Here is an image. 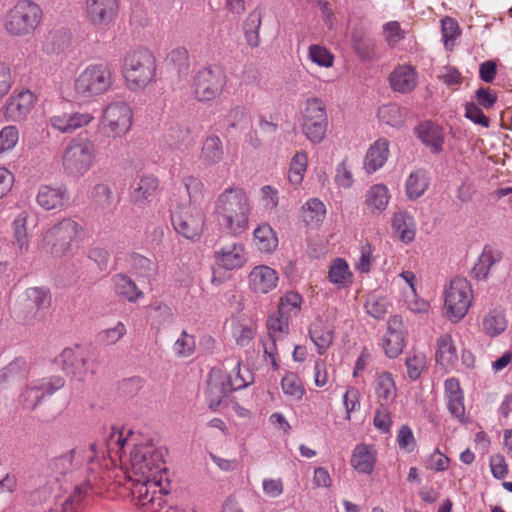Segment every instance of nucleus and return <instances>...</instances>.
Returning a JSON list of instances; mask_svg holds the SVG:
<instances>
[{
  "label": "nucleus",
  "instance_id": "f257e3e1",
  "mask_svg": "<svg viewBox=\"0 0 512 512\" xmlns=\"http://www.w3.org/2000/svg\"><path fill=\"white\" fill-rule=\"evenodd\" d=\"M110 428L123 432L127 437L119 458H116L115 465L110 468L111 480L117 476L118 464L120 471L131 483L166 475L163 453L159 448L151 442L132 444L131 430L115 426Z\"/></svg>",
  "mask_w": 512,
  "mask_h": 512
},
{
  "label": "nucleus",
  "instance_id": "f03ea898",
  "mask_svg": "<svg viewBox=\"0 0 512 512\" xmlns=\"http://www.w3.org/2000/svg\"><path fill=\"white\" fill-rule=\"evenodd\" d=\"M250 214V201L242 188H226L215 202L217 223L228 234L237 236L244 233L248 229Z\"/></svg>",
  "mask_w": 512,
  "mask_h": 512
},
{
  "label": "nucleus",
  "instance_id": "7ed1b4c3",
  "mask_svg": "<svg viewBox=\"0 0 512 512\" xmlns=\"http://www.w3.org/2000/svg\"><path fill=\"white\" fill-rule=\"evenodd\" d=\"M253 381V373L249 368L242 366L239 361L228 374L219 368L211 369L206 391L209 408L216 410L229 393L244 389Z\"/></svg>",
  "mask_w": 512,
  "mask_h": 512
},
{
  "label": "nucleus",
  "instance_id": "20e7f679",
  "mask_svg": "<svg viewBox=\"0 0 512 512\" xmlns=\"http://www.w3.org/2000/svg\"><path fill=\"white\" fill-rule=\"evenodd\" d=\"M156 70V58L147 48L139 47L130 50L123 58L121 72L131 91L145 89L154 80Z\"/></svg>",
  "mask_w": 512,
  "mask_h": 512
},
{
  "label": "nucleus",
  "instance_id": "39448f33",
  "mask_svg": "<svg viewBox=\"0 0 512 512\" xmlns=\"http://www.w3.org/2000/svg\"><path fill=\"white\" fill-rule=\"evenodd\" d=\"M113 84L114 72L110 63H91L76 77L74 92L80 99L95 100L110 91Z\"/></svg>",
  "mask_w": 512,
  "mask_h": 512
},
{
  "label": "nucleus",
  "instance_id": "423d86ee",
  "mask_svg": "<svg viewBox=\"0 0 512 512\" xmlns=\"http://www.w3.org/2000/svg\"><path fill=\"white\" fill-rule=\"evenodd\" d=\"M167 486L165 475L131 483L135 505L141 512H186L182 508L167 505Z\"/></svg>",
  "mask_w": 512,
  "mask_h": 512
},
{
  "label": "nucleus",
  "instance_id": "0eeeda50",
  "mask_svg": "<svg viewBox=\"0 0 512 512\" xmlns=\"http://www.w3.org/2000/svg\"><path fill=\"white\" fill-rule=\"evenodd\" d=\"M85 236L86 231L82 225L65 218L46 231L43 248L54 258H60L71 254L74 244L83 241Z\"/></svg>",
  "mask_w": 512,
  "mask_h": 512
},
{
  "label": "nucleus",
  "instance_id": "6e6552de",
  "mask_svg": "<svg viewBox=\"0 0 512 512\" xmlns=\"http://www.w3.org/2000/svg\"><path fill=\"white\" fill-rule=\"evenodd\" d=\"M41 7L31 0L17 1L3 16V28L13 37H24L35 32L42 21Z\"/></svg>",
  "mask_w": 512,
  "mask_h": 512
},
{
  "label": "nucleus",
  "instance_id": "1a4fd4ad",
  "mask_svg": "<svg viewBox=\"0 0 512 512\" xmlns=\"http://www.w3.org/2000/svg\"><path fill=\"white\" fill-rule=\"evenodd\" d=\"M96 155V146L92 140L80 137L71 139L61 156L63 172L70 177L84 176L92 168Z\"/></svg>",
  "mask_w": 512,
  "mask_h": 512
},
{
  "label": "nucleus",
  "instance_id": "9d476101",
  "mask_svg": "<svg viewBox=\"0 0 512 512\" xmlns=\"http://www.w3.org/2000/svg\"><path fill=\"white\" fill-rule=\"evenodd\" d=\"M133 118V109L127 102L113 101L102 110L99 129L107 138L121 140L130 132Z\"/></svg>",
  "mask_w": 512,
  "mask_h": 512
},
{
  "label": "nucleus",
  "instance_id": "9b49d317",
  "mask_svg": "<svg viewBox=\"0 0 512 512\" xmlns=\"http://www.w3.org/2000/svg\"><path fill=\"white\" fill-rule=\"evenodd\" d=\"M472 301L470 282L464 277H454L444 290L443 314L449 321L457 323L467 315Z\"/></svg>",
  "mask_w": 512,
  "mask_h": 512
},
{
  "label": "nucleus",
  "instance_id": "f8f14e48",
  "mask_svg": "<svg viewBox=\"0 0 512 512\" xmlns=\"http://www.w3.org/2000/svg\"><path fill=\"white\" fill-rule=\"evenodd\" d=\"M174 230L184 238L198 241L205 226V213L202 206L182 204L171 212Z\"/></svg>",
  "mask_w": 512,
  "mask_h": 512
},
{
  "label": "nucleus",
  "instance_id": "ddd939ff",
  "mask_svg": "<svg viewBox=\"0 0 512 512\" xmlns=\"http://www.w3.org/2000/svg\"><path fill=\"white\" fill-rule=\"evenodd\" d=\"M327 124L328 119L324 103L318 98L308 99L303 111V134L313 144H319L325 137Z\"/></svg>",
  "mask_w": 512,
  "mask_h": 512
},
{
  "label": "nucleus",
  "instance_id": "4468645a",
  "mask_svg": "<svg viewBox=\"0 0 512 512\" xmlns=\"http://www.w3.org/2000/svg\"><path fill=\"white\" fill-rule=\"evenodd\" d=\"M227 77L220 68L205 67L194 77V96L200 102H208L222 94Z\"/></svg>",
  "mask_w": 512,
  "mask_h": 512
},
{
  "label": "nucleus",
  "instance_id": "2eb2a0df",
  "mask_svg": "<svg viewBox=\"0 0 512 512\" xmlns=\"http://www.w3.org/2000/svg\"><path fill=\"white\" fill-rule=\"evenodd\" d=\"M64 385L65 380L60 376L35 380L22 390L19 402L24 409L34 410L42 399L51 396Z\"/></svg>",
  "mask_w": 512,
  "mask_h": 512
},
{
  "label": "nucleus",
  "instance_id": "dca6fc26",
  "mask_svg": "<svg viewBox=\"0 0 512 512\" xmlns=\"http://www.w3.org/2000/svg\"><path fill=\"white\" fill-rule=\"evenodd\" d=\"M120 0H85L84 15L95 29H105L116 21Z\"/></svg>",
  "mask_w": 512,
  "mask_h": 512
},
{
  "label": "nucleus",
  "instance_id": "f3484780",
  "mask_svg": "<svg viewBox=\"0 0 512 512\" xmlns=\"http://www.w3.org/2000/svg\"><path fill=\"white\" fill-rule=\"evenodd\" d=\"M37 97L30 90L15 91L7 100L4 115L8 121H21L31 112Z\"/></svg>",
  "mask_w": 512,
  "mask_h": 512
},
{
  "label": "nucleus",
  "instance_id": "a211bd4d",
  "mask_svg": "<svg viewBox=\"0 0 512 512\" xmlns=\"http://www.w3.org/2000/svg\"><path fill=\"white\" fill-rule=\"evenodd\" d=\"M279 281L278 272L267 266H255L248 275V285L256 294H267L277 287Z\"/></svg>",
  "mask_w": 512,
  "mask_h": 512
},
{
  "label": "nucleus",
  "instance_id": "6ab92c4d",
  "mask_svg": "<svg viewBox=\"0 0 512 512\" xmlns=\"http://www.w3.org/2000/svg\"><path fill=\"white\" fill-rule=\"evenodd\" d=\"M214 260L223 269H239L247 262V253L242 243L234 242L216 250Z\"/></svg>",
  "mask_w": 512,
  "mask_h": 512
},
{
  "label": "nucleus",
  "instance_id": "aec40b11",
  "mask_svg": "<svg viewBox=\"0 0 512 512\" xmlns=\"http://www.w3.org/2000/svg\"><path fill=\"white\" fill-rule=\"evenodd\" d=\"M309 336L316 346L318 354L323 355L333 344L335 327L329 320L318 317L310 325Z\"/></svg>",
  "mask_w": 512,
  "mask_h": 512
},
{
  "label": "nucleus",
  "instance_id": "412c9836",
  "mask_svg": "<svg viewBox=\"0 0 512 512\" xmlns=\"http://www.w3.org/2000/svg\"><path fill=\"white\" fill-rule=\"evenodd\" d=\"M94 116L88 112H73L53 115L49 119L52 128L61 133H72L75 130L89 125Z\"/></svg>",
  "mask_w": 512,
  "mask_h": 512
},
{
  "label": "nucleus",
  "instance_id": "4be33fe9",
  "mask_svg": "<svg viewBox=\"0 0 512 512\" xmlns=\"http://www.w3.org/2000/svg\"><path fill=\"white\" fill-rule=\"evenodd\" d=\"M418 83V74L414 67L408 64L397 66L389 75L391 89L397 93H410Z\"/></svg>",
  "mask_w": 512,
  "mask_h": 512
},
{
  "label": "nucleus",
  "instance_id": "5701e85b",
  "mask_svg": "<svg viewBox=\"0 0 512 512\" xmlns=\"http://www.w3.org/2000/svg\"><path fill=\"white\" fill-rule=\"evenodd\" d=\"M446 406L450 414L457 420H465L464 395L458 379L451 377L444 382Z\"/></svg>",
  "mask_w": 512,
  "mask_h": 512
},
{
  "label": "nucleus",
  "instance_id": "b1692460",
  "mask_svg": "<svg viewBox=\"0 0 512 512\" xmlns=\"http://www.w3.org/2000/svg\"><path fill=\"white\" fill-rule=\"evenodd\" d=\"M373 391L377 405H392L398 392L393 375L387 371L376 373Z\"/></svg>",
  "mask_w": 512,
  "mask_h": 512
},
{
  "label": "nucleus",
  "instance_id": "393cba45",
  "mask_svg": "<svg viewBox=\"0 0 512 512\" xmlns=\"http://www.w3.org/2000/svg\"><path fill=\"white\" fill-rule=\"evenodd\" d=\"M51 305L50 290L46 287H30L24 293L23 306L28 315L35 317Z\"/></svg>",
  "mask_w": 512,
  "mask_h": 512
},
{
  "label": "nucleus",
  "instance_id": "a878e982",
  "mask_svg": "<svg viewBox=\"0 0 512 512\" xmlns=\"http://www.w3.org/2000/svg\"><path fill=\"white\" fill-rule=\"evenodd\" d=\"M389 153V141L385 138L377 139L370 145L364 156V170L368 174H372L381 169L387 162Z\"/></svg>",
  "mask_w": 512,
  "mask_h": 512
},
{
  "label": "nucleus",
  "instance_id": "bb28decb",
  "mask_svg": "<svg viewBox=\"0 0 512 512\" xmlns=\"http://www.w3.org/2000/svg\"><path fill=\"white\" fill-rule=\"evenodd\" d=\"M391 194L385 184L377 183L369 187L364 196V205L372 215L382 214L388 207Z\"/></svg>",
  "mask_w": 512,
  "mask_h": 512
},
{
  "label": "nucleus",
  "instance_id": "cd10ccee",
  "mask_svg": "<svg viewBox=\"0 0 512 512\" xmlns=\"http://www.w3.org/2000/svg\"><path fill=\"white\" fill-rule=\"evenodd\" d=\"M377 452L372 445H356L351 456V466L362 474H371L376 464Z\"/></svg>",
  "mask_w": 512,
  "mask_h": 512
},
{
  "label": "nucleus",
  "instance_id": "c85d7f7f",
  "mask_svg": "<svg viewBox=\"0 0 512 512\" xmlns=\"http://www.w3.org/2000/svg\"><path fill=\"white\" fill-rule=\"evenodd\" d=\"M37 203L45 210L62 208L69 200L65 187L42 185L36 197Z\"/></svg>",
  "mask_w": 512,
  "mask_h": 512
},
{
  "label": "nucleus",
  "instance_id": "c756f323",
  "mask_svg": "<svg viewBox=\"0 0 512 512\" xmlns=\"http://www.w3.org/2000/svg\"><path fill=\"white\" fill-rule=\"evenodd\" d=\"M436 362L445 370H451L457 363L458 354L450 334H442L436 342Z\"/></svg>",
  "mask_w": 512,
  "mask_h": 512
},
{
  "label": "nucleus",
  "instance_id": "7c9ffc66",
  "mask_svg": "<svg viewBox=\"0 0 512 512\" xmlns=\"http://www.w3.org/2000/svg\"><path fill=\"white\" fill-rule=\"evenodd\" d=\"M429 186V172L423 168L413 170L405 181V195L409 200H417L425 194Z\"/></svg>",
  "mask_w": 512,
  "mask_h": 512
},
{
  "label": "nucleus",
  "instance_id": "2f4dec72",
  "mask_svg": "<svg viewBox=\"0 0 512 512\" xmlns=\"http://www.w3.org/2000/svg\"><path fill=\"white\" fill-rule=\"evenodd\" d=\"M508 326L505 311L500 308H492L486 312L481 320L482 331L489 337L502 334Z\"/></svg>",
  "mask_w": 512,
  "mask_h": 512
},
{
  "label": "nucleus",
  "instance_id": "473e14b6",
  "mask_svg": "<svg viewBox=\"0 0 512 512\" xmlns=\"http://www.w3.org/2000/svg\"><path fill=\"white\" fill-rule=\"evenodd\" d=\"M224 146L217 135L207 136L201 147L199 158L205 166H214L222 161Z\"/></svg>",
  "mask_w": 512,
  "mask_h": 512
},
{
  "label": "nucleus",
  "instance_id": "72a5a7b5",
  "mask_svg": "<svg viewBox=\"0 0 512 512\" xmlns=\"http://www.w3.org/2000/svg\"><path fill=\"white\" fill-rule=\"evenodd\" d=\"M418 137L424 145L430 147L432 152L439 153L443 149L444 134L440 126L425 122L417 128Z\"/></svg>",
  "mask_w": 512,
  "mask_h": 512
},
{
  "label": "nucleus",
  "instance_id": "f704fd0d",
  "mask_svg": "<svg viewBox=\"0 0 512 512\" xmlns=\"http://www.w3.org/2000/svg\"><path fill=\"white\" fill-rule=\"evenodd\" d=\"M254 244L261 253L271 254L278 247V237L273 228L262 223L253 232Z\"/></svg>",
  "mask_w": 512,
  "mask_h": 512
},
{
  "label": "nucleus",
  "instance_id": "c9c22d12",
  "mask_svg": "<svg viewBox=\"0 0 512 512\" xmlns=\"http://www.w3.org/2000/svg\"><path fill=\"white\" fill-rule=\"evenodd\" d=\"M501 254L490 245L483 248L477 262L472 268V275L476 280H485L488 277L491 267L500 261Z\"/></svg>",
  "mask_w": 512,
  "mask_h": 512
},
{
  "label": "nucleus",
  "instance_id": "e433bc0d",
  "mask_svg": "<svg viewBox=\"0 0 512 512\" xmlns=\"http://www.w3.org/2000/svg\"><path fill=\"white\" fill-rule=\"evenodd\" d=\"M56 361L67 374H71L79 379L84 377L86 361L73 349H64Z\"/></svg>",
  "mask_w": 512,
  "mask_h": 512
},
{
  "label": "nucleus",
  "instance_id": "4c0bfd02",
  "mask_svg": "<svg viewBox=\"0 0 512 512\" xmlns=\"http://www.w3.org/2000/svg\"><path fill=\"white\" fill-rule=\"evenodd\" d=\"M114 292L121 298L129 302H137L139 298L143 297V292L140 291L135 282L124 274H116L111 279Z\"/></svg>",
  "mask_w": 512,
  "mask_h": 512
},
{
  "label": "nucleus",
  "instance_id": "58836bf2",
  "mask_svg": "<svg viewBox=\"0 0 512 512\" xmlns=\"http://www.w3.org/2000/svg\"><path fill=\"white\" fill-rule=\"evenodd\" d=\"M392 228L404 243H410L413 241L416 232L415 221L408 212L398 211L394 213L392 218Z\"/></svg>",
  "mask_w": 512,
  "mask_h": 512
},
{
  "label": "nucleus",
  "instance_id": "ea45409f",
  "mask_svg": "<svg viewBox=\"0 0 512 512\" xmlns=\"http://www.w3.org/2000/svg\"><path fill=\"white\" fill-rule=\"evenodd\" d=\"M159 186L158 179L153 175L142 176L135 184L132 191V199L136 204L149 202L155 196Z\"/></svg>",
  "mask_w": 512,
  "mask_h": 512
},
{
  "label": "nucleus",
  "instance_id": "a19ab883",
  "mask_svg": "<svg viewBox=\"0 0 512 512\" xmlns=\"http://www.w3.org/2000/svg\"><path fill=\"white\" fill-rule=\"evenodd\" d=\"M427 365L428 360L424 352L411 350L407 353L405 366L407 369V376L411 381L418 380L422 373L427 369Z\"/></svg>",
  "mask_w": 512,
  "mask_h": 512
},
{
  "label": "nucleus",
  "instance_id": "79ce46f5",
  "mask_svg": "<svg viewBox=\"0 0 512 512\" xmlns=\"http://www.w3.org/2000/svg\"><path fill=\"white\" fill-rule=\"evenodd\" d=\"M352 277L349 265L343 258H335L332 260L329 271L328 280L338 287H345Z\"/></svg>",
  "mask_w": 512,
  "mask_h": 512
},
{
  "label": "nucleus",
  "instance_id": "37998d69",
  "mask_svg": "<svg viewBox=\"0 0 512 512\" xmlns=\"http://www.w3.org/2000/svg\"><path fill=\"white\" fill-rule=\"evenodd\" d=\"M405 110L395 103L381 106L378 110L379 120L391 127H401L405 122Z\"/></svg>",
  "mask_w": 512,
  "mask_h": 512
},
{
  "label": "nucleus",
  "instance_id": "c03bdc74",
  "mask_svg": "<svg viewBox=\"0 0 512 512\" xmlns=\"http://www.w3.org/2000/svg\"><path fill=\"white\" fill-rule=\"evenodd\" d=\"M281 388L285 396L294 401H301L306 392L300 377L293 372L282 377Z\"/></svg>",
  "mask_w": 512,
  "mask_h": 512
},
{
  "label": "nucleus",
  "instance_id": "a18cd8bd",
  "mask_svg": "<svg viewBox=\"0 0 512 512\" xmlns=\"http://www.w3.org/2000/svg\"><path fill=\"white\" fill-rule=\"evenodd\" d=\"M308 166V156L304 151L297 152L291 159L288 171L289 182L293 185H300L304 179Z\"/></svg>",
  "mask_w": 512,
  "mask_h": 512
},
{
  "label": "nucleus",
  "instance_id": "49530a36",
  "mask_svg": "<svg viewBox=\"0 0 512 512\" xmlns=\"http://www.w3.org/2000/svg\"><path fill=\"white\" fill-rule=\"evenodd\" d=\"M303 217L308 224H318L324 220L326 206L319 198H310L302 206Z\"/></svg>",
  "mask_w": 512,
  "mask_h": 512
},
{
  "label": "nucleus",
  "instance_id": "de8ad7c7",
  "mask_svg": "<svg viewBox=\"0 0 512 512\" xmlns=\"http://www.w3.org/2000/svg\"><path fill=\"white\" fill-rule=\"evenodd\" d=\"M382 347L387 357L396 358L405 347L404 333H386L382 340Z\"/></svg>",
  "mask_w": 512,
  "mask_h": 512
},
{
  "label": "nucleus",
  "instance_id": "09e8293b",
  "mask_svg": "<svg viewBox=\"0 0 512 512\" xmlns=\"http://www.w3.org/2000/svg\"><path fill=\"white\" fill-rule=\"evenodd\" d=\"M225 123L228 128L242 129L251 124V116L245 107L238 105L228 111Z\"/></svg>",
  "mask_w": 512,
  "mask_h": 512
},
{
  "label": "nucleus",
  "instance_id": "8fccbe9b",
  "mask_svg": "<svg viewBox=\"0 0 512 512\" xmlns=\"http://www.w3.org/2000/svg\"><path fill=\"white\" fill-rule=\"evenodd\" d=\"M302 301V296L299 293L287 292L280 299L278 311L281 312V315H286L289 318L296 316L301 310Z\"/></svg>",
  "mask_w": 512,
  "mask_h": 512
},
{
  "label": "nucleus",
  "instance_id": "3c124183",
  "mask_svg": "<svg viewBox=\"0 0 512 512\" xmlns=\"http://www.w3.org/2000/svg\"><path fill=\"white\" fill-rule=\"evenodd\" d=\"M391 405H377L373 417L374 427L381 433H389L393 424Z\"/></svg>",
  "mask_w": 512,
  "mask_h": 512
},
{
  "label": "nucleus",
  "instance_id": "603ef678",
  "mask_svg": "<svg viewBox=\"0 0 512 512\" xmlns=\"http://www.w3.org/2000/svg\"><path fill=\"white\" fill-rule=\"evenodd\" d=\"M183 183L189 196L187 204L202 206L204 199V184L202 181L197 177L188 176L183 179Z\"/></svg>",
  "mask_w": 512,
  "mask_h": 512
},
{
  "label": "nucleus",
  "instance_id": "864d4df0",
  "mask_svg": "<svg viewBox=\"0 0 512 512\" xmlns=\"http://www.w3.org/2000/svg\"><path fill=\"white\" fill-rule=\"evenodd\" d=\"M309 59L320 67L329 68L333 66L334 56L324 46L321 45H310L308 49Z\"/></svg>",
  "mask_w": 512,
  "mask_h": 512
},
{
  "label": "nucleus",
  "instance_id": "5fc2aeb1",
  "mask_svg": "<svg viewBox=\"0 0 512 512\" xmlns=\"http://www.w3.org/2000/svg\"><path fill=\"white\" fill-rule=\"evenodd\" d=\"M289 319L286 315H281L280 311L271 315L267 320L269 337L278 338L280 335L288 333Z\"/></svg>",
  "mask_w": 512,
  "mask_h": 512
},
{
  "label": "nucleus",
  "instance_id": "6e6d98bb",
  "mask_svg": "<svg viewBox=\"0 0 512 512\" xmlns=\"http://www.w3.org/2000/svg\"><path fill=\"white\" fill-rule=\"evenodd\" d=\"M360 391L353 386L347 387L342 397L343 406L345 408V419L350 420L353 412L359 411L361 407Z\"/></svg>",
  "mask_w": 512,
  "mask_h": 512
},
{
  "label": "nucleus",
  "instance_id": "4d7b16f0",
  "mask_svg": "<svg viewBox=\"0 0 512 512\" xmlns=\"http://www.w3.org/2000/svg\"><path fill=\"white\" fill-rule=\"evenodd\" d=\"M389 303L385 297L371 295L365 303L366 312L375 319H382L388 312Z\"/></svg>",
  "mask_w": 512,
  "mask_h": 512
},
{
  "label": "nucleus",
  "instance_id": "13d9d810",
  "mask_svg": "<svg viewBox=\"0 0 512 512\" xmlns=\"http://www.w3.org/2000/svg\"><path fill=\"white\" fill-rule=\"evenodd\" d=\"M196 348L195 337L188 334L185 330L182 331L180 337L175 341L173 350L179 357L191 356Z\"/></svg>",
  "mask_w": 512,
  "mask_h": 512
},
{
  "label": "nucleus",
  "instance_id": "bf43d9fd",
  "mask_svg": "<svg viewBox=\"0 0 512 512\" xmlns=\"http://www.w3.org/2000/svg\"><path fill=\"white\" fill-rule=\"evenodd\" d=\"M13 228L16 244L22 252H26L29 247L26 216L21 214L18 217H16L13 222Z\"/></svg>",
  "mask_w": 512,
  "mask_h": 512
},
{
  "label": "nucleus",
  "instance_id": "052dcab7",
  "mask_svg": "<svg viewBox=\"0 0 512 512\" xmlns=\"http://www.w3.org/2000/svg\"><path fill=\"white\" fill-rule=\"evenodd\" d=\"M335 183L344 189L352 187L354 177L352 174L351 165L348 163V158H344L336 167L334 176Z\"/></svg>",
  "mask_w": 512,
  "mask_h": 512
},
{
  "label": "nucleus",
  "instance_id": "680f3d73",
  "mask_svg": "<svg viewBox=\"0 0 512 512\" xmlns=\"http://www.w3.org/2000/svg\"><path fill=\"white\" fill-rule=\"evenodd\" d=\"M126 332V326L122 322H117L114 327L101 331L98 334V341L102 345H114L124 337Z\"/></svg>",
  "mask_w": 512,
  "mask_h": 512
},
{
  "label": "nucleus",
  "instance_id": "e2e57ef3",
  "mask_svg": "<svg viewBox=\"0 0 512 512\" xmlns=\"http://www.w3.org/2000/svg\"><path fill=\"white\" fill-rule=\"evenodd\" d=\"M19 140V132L15 126L8 125L0 130V155L12 150Z\"/></svg>",
  "mask_w": 512,
  "mask_h": 512
},
{
  "label": "nucleus",
  "instance_id": "0e129e2a",
  "mask_svg": "<svg viewBox=\"0 0 512 512\" xmlns=\"http://www.w3.org/2000/svg\"><path fill=\"white\" fill-rule=\"evenodd\" d=\"M399 448L407 453L414 451L416 447V439L410 426L402 425L396 436Z\"/></svg>",
  "mask_w": 512,
  "mask_h": 512
},
{
  "label": "nucleus",
  "instance_id": "69168bd1",
  "mask_svg": "<svg viewBox=\"0 0 512 512\" xmlns=\"http://www.w3.org/2000/svg\"><path fill=\"white\" fill-rule=\"evenodd\" d=\"M232 334L237 345L246 347L253 341L256 329L251 325L237 324L233 327Z\"/></svg>",
  "mask_w": 512,
  "mask_h": 512
},
{
  "label": "nucleus",
  "instance_id": "338daca9",
  "mask_svg": "<svg viewBox=\"0 0 512 512\" xmlns=\"http://www.w3.org/2000/svg\"><path fill=\"white\" fill-rule=\"evenodd\" d=\"M441 30L445 46L453 43L460 35L458 22L451 17H444L441 20Z\"/></svg>",
  "mask_w": 512,
  "mask_h": 512
},
{
  "label": "nucleus",
  "instance_id": "774afa93",
  "mask_svg": "<svg viewBox=\"0 0 512 512\" xmlns=\"http://www.w3.org/2000/svg\"><path fill=\"white\" fill-rule=\"evenodd\" d=\"M91 197L94 203L102 208L109 207L112 204V190L107 184L95 185L91 192Z\"/></svg>",
  "mask_w": 512,
  "mask_h": 512
}]
</instances>
